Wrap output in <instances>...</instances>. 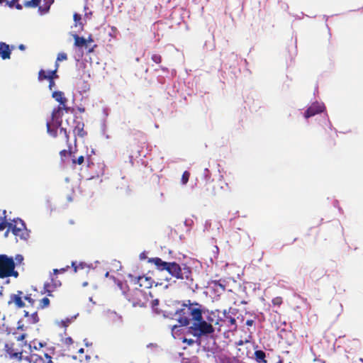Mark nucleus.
I'll return each instance as SVG.
<instances>
[{
  "instance_id": "24",
  "label": "nucleus",
  "mask_w": 363,
  "mask_h": 363,
  "mask_svg": "<svg viewBox=\"0 0 363 363\" xmlns=\"http://www.w3.org/2000/svg\"><path fill=\"white\" fill-rule=\"evenodd\" d=\"M47 133L49 135L57 138L58 135V128L50 125L49 119L46 120Z\"/></svg>"
},
{
  "instance_id": "48",
  "label": "nucleus",
  "mask_w": 363,
  "mask_h": 363,
  "mask_svg": "<svg viewBox=\"0 0 363 363\" xmlns=\"http://www.w3.org/2000/svg\"><path fill=\"white\" fill-rule=\"evenodd\" d=\"M119 34V31L115 26H111V31L108 33V35L112 38H116Z\"/></svg>"
},
{
  "instance_id": "34",
  "label": "nucleus",
  "mask_w": 363,
  "mask_h": 363,
  "mask_svg": "<svg viewBox=\"0 0 363 363\" xmlns=\"http://www.w3.org/2000/svg\"><path fill=\"white\" fill-rule=\"evenodd\" d=\"M23 300L27 301L28 305L26 306L33 307L35 304V299L32 296L31 294H27L23 296Z\"/></svg>"
},
{
  "instance_id": "20",
  "label": "nucleus",
  "mask_w": 363,
  "mask_h": 363,
  "mask_svg": "<svg viewBox=\"0 0 363 363\" xmlns=\"http://www.w3.org/2000/svg\"><path fill=\"white\" fill-rule=\"evenodd\" d=\"M219 310L208 311V315L206 317V320H205L207 321V323H210L211 325L214 323L216 325L217 318L219 317Z\"/></svg>"
},
{
  "instance_id": "13",
  "label": "nucleus",
  "mask_w": 363,
  "mask_h": 363,
  "mask_svg": "<svg viewBox=\"0 0 363 363\" xmlns=\"http://www.w3.org/2000/svg\"><path fill=\"white\" fill-rule=\"evenodd\" d=\"M134 281L135 284H138L140 287H143L144 289L151 288L153 284L152 278L146 276L134 277Z\"/></svg>"
},
{
  "instance_id": "5",
  "label": "nucleus",
  "mask_w": 363,
  "mask_h": 363,
  "mask_svg": "<svg viewBox=\"0 0 363 363\" xmlns=\"http://www.w3.org/2000/svg\"><path fill=\"white\" fill-rule=\"evenodd\" d=\"M231 308L228 311L224 310L223 312V317H218L216 322V325L218 326V330H220L221 327H226L231 331H235L237 330L236 319L231 313Z\"/></svg>"
},
{
  "instance_id": "59",
  "label": "nucleus",
  "mask_w": 363,
  "mask_h": 363,
  "mask_svg": "<svg viewBox=\"0 0 363 363\" xmlns=\"http://www.w3.org/2000/svg\"><path fill=\"white\" fill-rule=\"evenodd\" d=\"M166 77H165V75L164 76L157 75V81L160 84H165V81H166V79H165Z\"/></svg>"
},
{
  "instance_id": "58",
  "label": "nucleus",
  "mask_w": 363,
  "mask_h": 363,
  "mask_svg": "<svg viewBox=\"0 0 363 363\" xmlns=\"http://www.w3.org/2000/svg\"><path fill=\"white\" fill-rule=\"evenodd\" d=\"M184 227H192L194 225V221L191 219H185L184 221Z\"/></svg>"
},
{
  "instance_id": "45",
  "label": "nucleus",
  "mask_w": 363,
  "mask_h": 363,
  "mask_svg": "<svg viewBox=\"0 0 363 363\" xmlns=\"http://www.w3.org/2000/svg\"><path fill=\"white\" fill-rule=\"evenodd\" d=\"M47 72L50 77V79H54V80H55L60 77L56 69H47Z\"/></svg>"
},
{
  "instance_id": "26",
  "label": "nucleus",
  "mask_w": 363,
  "mask_h": 363,
  "mask_svg": "<svg viewBox=\"0 0 363 363\" xmlns=\"http://www.w3.org/2000/svg\"><path fill=\"white\" fill-rule=\"evenodd\" d=\"M19 1L20 0H6V6L11 9H16L21 11L23 9V5L19 3Z\"/></svg>"
},
{
  "instance_id": "46",
  "label": "nucleus",
  "mask_w": 363,
  "mask_h": 363,
  "mask_svg": "<svg viewBox=\"0 0 363 363\" xmlns=\"http://www.w3.org/2000/svg\"><path fill=\"white\" fill-rule=\"evenodd\" d=\"M16 220V218H14L13 219L11 218H7L6 225L4 227H17L18 223Z\"/></svg>"
},
{
  "instance_id": "61",
  "label": "nucleus",
  "mask_w": 363,
  "mask_h": 363,
  "mask_svg": "<svg viewBox=\"0 0 363 363\" xmlns=\"http://www.w3.org/2000/svg\"><path fill=\"white\" fill-rule=\"evenodd\" d=\"M15 260L17 264H21L23 261V257L21 255H17L15 257Z\"/></svg>"
},
{
  "instance_id": "16",
  "label": "nucleus",
  "mask_w": 363,
  "mask_h": 363,
  "mask_svg": "<svg viewBox=\"0 0 363 363\" xmlns=\"http://www.w3.org/2000/svg\"><path fill=\"white\" fill-rule=\"evenodd\" d=\"M238 55L235 52H231L227 57V61H223L222 65H224V67L227 68L228 66L229 68L235 67L236 65H238Z\"/></svg>"
},
{
  "instance_id": "43",
  "label": "nucleus",
  "mask_w": 363,
  "mask_h": 363,
  "mask_svg": "<svg viewBox=\"0 0 363 363\" xmlns=\"http://www.w3.org/2000/svg\"><path fill=\"white\" fill-rule=\"evenodd\" d=\"M61 113H63V110L62 108V105H60V104H59L57 106L54 107L51 114H53V116H60V114H61Z\"/></svg>"
},
{
  "instance_id": "10",
  "label": "nucleus",
  "mask_w": 363,
  "mask_h": 363,
  "mask_svg": "<svg viewBox=\"0 0 363 363\" xmlns=\"http://www.w3.org/2000/svg\"><path fill=\"white\" fill-rule=\"evenodd\" d=\"M5 350L11 359L21 361L23 357V351L14 347V343H6L5 345Z\"/></svg>"
},
{
  "instance_id": "28",
  "label": "nucleus",
  "mask_w": 363,
  "mask_h": 363,
  "mask_svg": "<svg viewBox=\"0 0 363 363\" xmlns=\"http://www.w3.org/2000/svg\"><path fill=\"white\" fill-rule=\"evenodd\" d=\"M78 86L79 89V92L81 95H83L84 94L86 93L90 89V85L85 79H83L81 82V84Z\"/></svg>"
},
{
  "instance_id": "47",
  "label": "nucleus",
  "mask_w": 363,
  "mask_h": 363,
  "mask_svg": "<svg viewBox=\"0 0 363 363\" xmlns=\"http://www.w3.org/2000/svg\"><path fill=\"white\" fill-rule=\"evenodd\" d=\"M211 171L208 169V168L206 167L203 170V179L206 181V182L207 183L210 179H211Z\"/></svg>"
},
{
  "instance_id": "23",
  "label": "nucleus",
  "mask_w": 363,
  "mask_h": 363,
  "mask_svg": "<svg viewBox=\"0 0 363 363\" xmlns=\"http://www.w3.org/2000/svg\"><path fill=\"white\" fill-rule=\"evenodd\" d=\"M94 42V39L92 34H89L87 38H85V44L86 46L87 52L91 53L94 52V49L97 47L96 44H94L92 46H91V43Z\"/></svg>"
},
{
  "instance_id": "27",
  "label": "nucleus",
  "mask_w": 363,
  "mask_h": 363,
  "mask_svg": "<svg viewBox=\"0 0 363 363\" xmlns=\"http://www.w3.org/2000/svg\"><path fill=\"white\" fill-rule=\"evenodd\" d=\"M285 78L286 79L283 82L281 86V90L282 92L289 91L291 85L292 79L290 78L288 75H286Z\"/></svg>"
},
{
  "instance_id": "8",
  "label": "nucleus",
  "mask_w": 363,
  "mask_h": 363,
  "mask_svg": "<svg viewBox=\"0 0 363 363\" xmlns=\"http://www.w3.org/2000/svg\"><path fill=\"white\" fill-rule=\"evenodd\" d=\"M8 304H13L16 308H22L26 306L23 301V292L22 291H17L16 294L10 295Z\"/></svg>"
},
{
  "instance_id": "42",
  "label": "nucleus",
  "mask_w": 363,
  "mask_h": 363,
  "mask_svg": "<svg viewBox=\"0 0 363 363\" xmlns=\"http://www.w3.org/2000/svg\"><path fill=\"white\" fill-rule=\"evenodd\" d=\"M72 162L73 165L76 164H82L84 162V156L80 155L77 158H76L74 156H73V158L72 159Z\"/></svg>"
},
{
  "instance_id": "19",
  "label": "nucleus",
  "mask_w": 363,
  "mask_h": 363,
  "mask_svg": "<svg viewBox=\"0 0 363 363\" xmlns=\"http://www.w3.org/2000/svg\"><path fill=\"white\" fill-rule=\"evenodd\" d=\"M24 316L27 318V322L29 324H35L38 323L40 320L37 311H33L30 314L28 311H24Z\"/></svg>"
},
{
  "instance_id": "6",
  "label": "nucleus",
  "mask_w": 363,
  "mask_h": 363,
  "mask_svg": "<svg viewBox=\"0 0 363 363\" xmlns=\"http://www.w3.org/2000/svg\"><path fill=\"white\" fill-rule=\"evenodd\" d=\"M325 105L323 102H319L315 101L311 104L308 105L303 111L301 112V114L306 120L315 116L322 113L323 111H325Z\"/></svg>"
},
{
  "instance_id": "62",
  "label": "nucleus",
  "mask_w": 363,
  "mask_h": 363,
  "mask_svg": "<svg viewBox=\"0 0 363 363\" xmlns=\"http://www.w3.org/2000/svg\"><path fill=\"white\" fill-rule=\"evenodd\" d=\"M16 221H17L18 225L20 224L21 227H27L26 223L21 218L17 217Z\"/></svg>"
},
{
  "instance_id": "3",
  "label": "nucleus",
  "mask_w": 363,
  "mask_h": 363,
  "mask_svg": "<svg viewBox=\"0 0 363 363\" xmlns=\"http://www.w3.org/2000/svg\"><path fill=\"white\" fill-rule=\"evenodd\" d=\"M166 271L172 277L178 279L189 280L191 277V269L189 267L184 265L182 267L176 262H169L166 268Z\"/></svg>"
},
{
  "instance_id": "38",
  "label": "nucleus",
  "mask_w": 363,
  "mask_h": 363,
  "mask_svg": "<svg viewBox=\"0 0 363 363\" xmlns=\"http://www.w3.org/2000/svg\"><path fill=\"white\" fill-rule=\"evenodd\" d=\"M67 101H65L63 104V105H62V108L63 112L65 111L66 113L74 114L75 113L76 107L75 106H68L67 105Z\"/></svg>"
},
{
  "instance_id": "60",
  "label": "nucleus",
  "mask_w": 363,
  "mask_h": 363,
  "mask_svg": "<svg viewBox=\"0 0 363 363\" xmlns=\"http://www.w3.org/2000/svg\"><path fill=\"white\" fill-rule=\"evenodd\" d=\"M49 84H48V89L50 91H52V89L56 86L55 80L54 79H48V80Z\"/></svg>"
},
{
  "instance_id": "32",
  "label": "nucleus",
  "mask_w": 363,
  "mask_h": 363,
  "mask_svg": "<svg viewBox=\"0 0 363 363\" xmlns=\"http://www.w3.org/2000/svg\"><path fill=\"white\" fill-rule=\"evenodd\" d=\"M50 306V299L48 297H44L39 301L38 309L42 310L48 308Z\"/></svg>"
},
{
  "instance_id": "22",
  "label": "nucleus",
  "mask_w": 363,
  "mask_h": 363,
  "mask_svg": "<svg viewBox=\"0 0 363 363\" xmlns=\"http://www.w3.org/2000/svg\"><path fill=\"white\" fill-rule=\"evenodd\" d=\"M77 39L74 41V46L77 48L79 50L83 51V49L86 50V46L85 44V38L82 36H77Z\"/></svg>"
},
{
  "instance_id": "55",
  "label": "nucleus",
  "mask_w": 363,
  "mask_h": 363,
  "mask_svg": "<svg viewBox=\"0 0 363 363\" xmlns=\"http://www.w3.org/2000/svg\"><path fill=\"white\" fill-rule=\"evenodd\" d=\"M62 343L65 345H70L73 343V340L70 337H67L62 339Z\"/></svg>"
},
{
  "instance_id": "54",
  "label": "nucleus",
  "mask_w": 363,
  "mask_h": 363,
  "mask_svg": "<svg viewBox=\"0 0 363 363\" xmlns=\"http://www.w3.org/2000/svg\"><path fill=\"white\" fill-rule=\"evenodd\" d=\"M272 302L273 305L280 306L283 303L282 298L280 296L275 297L272 299Z\"/></svg>"
},
{
  "instance_id": "37",
  "label": "nucleus",
  "mask_w": 363,
  "mask_h": 363,
  "mask_svg": "<svg viewBox=\"0 0 363 363\" xmlns=\"http://www.w3.org/2000/svg\"><path fill=\"white\" fill-rule=\"evenodd\" d=\"M74 26L77 27L80 24V22L83 21L82 15L77 12L73 13Z\"/></svg>"
},
{
  "instance_id": "52",
  "label": "nucleus",
  "mask_w": 363,
  "mask_h": 363,
  "mask_svg": "<svg viewBox=\"0 0 363 363\" xmlns=\"http://www.w3.org/2000/svg\"><path fill=\"white\" fill-rule=\"evenodd\" d=\"M159 69H161L163 72V73L165 74V77H169L168 75L170 71L168 67L160 65L159 68L155 69L154 72H157Z\"/></svg>"
},
{
  "instance_id": "50",
  "label": "nucleus",
  "mask_w": 363,
  "mask_h": 363,
  "mask_svg": "<svg viewBox=\"0 0 363 363\" xmlns=\"http://www.w3.org/2000/svg\"><path fill=\"white\" fill-rule=\"evenodd\" d=\"M152 60L156 64H160L162 61V57L159 54H153L151 57Z\"/></svg>"
},
{
  "instance_id": "53",
  "label": "nucleus",
  "mask_w": 363,
  "mask_h": 363,
  "mask_svg": "<svg viewBox=\"0 0 363 363\" xmlns=\"http://www.w3.org/2000/svg\"><path fill=\"white\" fill-rule=\"evenodd\" d=\"M22 5L26 8H37L35 6V4L32 1V0H25Z\"/></svg>"
},
{
  "instance_id": "17",
  "label": "nucleus",
  "mask_w": 363,
  "mask_h": 363,
  "mask_svg": "<svg viewBox=\"0 0 363 363\" xmlns=\"http://www.w3.org/2000/svg\"><path fill=\"white\" fill-rule=\"evenodd\" d=\"M148 262L155 264L156 268L160 271L166 270L169 262L163 261L160 257H152L148 259Z\"/></svg>"
},
{
  "instance_id": "35",
  "label": "nucleus",
  "mask_w": 363,
  "mask_h": 363,
  "mask_svg": "<svg viewBox=\"0 0 363 363\" xmlns=\"http://www.w3.org/2000/svg\"><path fill=\"white\" fill-rule=\"evenodd\" d=\"M74 142L75 146L77 145V136L83 138L87 135V132L84 130V128H81L79 130H77L75 133H74Z\"/></svg>"
},
{
  "instance_id": "4",
  "label": "nucleus",
  "mask_w": 363,
  "mask_h": 363,
  "mask_svg": "<svg viewBox=\"0 0 363 363\" xmlns=\"http://www.w3.org/2000/svg\"><path fill=\"white\" fill-rule=\"evenodd\" d=\"M194 331L195 335L203 336L213 334L215 332V328L210 323H207L203 318V315H201V320H195L192 325L190 327Z\"/></svg>"
},
{
  "instance_id": "21",
  "label": "nucleus",
  "mask_w": 363,
  "mask_h": 363,
  "mask_svg": "<svg viewBox=\"0 0 363 363\" xmlns=\"http://www.w3.org/2000/svg\"><path fill=\"white\" fill-rule=\"evenodd\" d=\"M62 116L63 113H61L60 116H53V114H51L50 118L49 119L50 123L51 122L52 126L57 128L58 129L62 126Z\"/></svg>"
},
{
  "instance_id": "51",
  "label": "nucleus",
  "mask_w": 363,
  "mask_h": 363,
  "mask_svg": "<svg viewBox=\"0 0 363 363\" xmlns=\"http://www.w3.org/2000/svg\"><path fill=\"white\" fill-rule=\"evenodd\" d=\"M57 61L62 62L67 60V55L64 52H60L57 54Z\"/></svg>"
},
{
  "instance_id": "31",
  "label": "nucleus",
  "mask_w": 363,
  "mask_h": 363,
  "mask_svg": "<svg viewBox=\"0 0 363 363\" xmlns=\"http://www.w3.org/2000/svg\"><path fill=\"white\" fill-rule=\"evenodd\" d=\"M77 151V146H75V149L73 152H72V150L71 148H68V150H62L60 152V158H61V161L63 162L64 161V157H66L67 156H69V155H71L72 154H75L76 152Z\"/></svg>"
},
{
  "instance_id": "44",
  "label": "nucleus",
  "mask_w": 363,
  "mask_h": 363,
  "mask_svg": "<svg viewBox=\"0 0 363 363\" xmlns=\"http://www.w3.org/2000/svg\"><path fill=\"white\" fill-rule=\"evenodd\" d=\"M73 318H66L65 320H62L60 322L58 323V325L67 328V327L69 326V325L72 322Z\"/></svg>"
},
{
  "instance_id": "9",
  "label": "nucleus",
  "mask_w": 363,
  "mask_h": 363,
  "mask_svg": "<svg viewBox=\"0 0 363 363\" xmlns=\"http://www.w3.org/2000/svg\"><path fill=\"white\" fill-rule=\"evenodd\" d=\"M319 115L320 116L315 118L318 124L324 129H326V127H328L330 130H334L335 133L337 134L338 131L335 128L333 127L331 121H330L327 110L325 109V111H323L322 113Z\"/></svg>"
},
{
  "instance_id": "18",
  "label": "nucleus",
  "mask_w": 363,
  "mask_h": 363,
  "mask_svg": "<svg viewBox=\"0 0 363 363\" xmlns=\"http://www.w3.org/2000/svg\"><path fill=\"white\" fill-rule=\"evenodd\" d=\"M52 98L60 104V105H63L65 101H67V99L65 97V93L60 90L52 91Z\"/></svg>"
},
{
  "instance_id": "2",
  "label": "nucleus",
  "mask_w": 363,
  "mask_h": 363,
  "mask_svg": "<svg viewBox=\"0 0 363 363\" xmlns=\"http://www.w3.org/2000/svg\"><path fill=\"white\" fill-rule=\"evenodd\" d=\"M16 263L12 257H9L6 255H0V278L13 277L17 278L18 272L15 270Z\"/></svg>"
},
{
  "instance_id": "39",
  "label": "nucleus",
  "mask_w": 363,
  "mask_h": 363,
  "mask_svg": "<svg viewBox=\"0 0 363 363\" xmlns=\"http://www.w3.org/2000/svg\"><path fill=\"white\" fill-rule=\"evenodd\" d=\"M38 8V13L40 16H44L48 14L50 12V8L44 4L43 6H39Z\"/></svg>"
},
{
  "instance_id": "30",
  "label": "nucleus",
  "mask_w": 363,
  "mask_h": 363,
  "mask_svg": "<svg viewBox=\"0 0 363 363\" xmlns=\"http://www.w3.org/2000/svg\"><path fill=\"white\" fill-rule=\"evenodd\" d=\"M95 154H96V150L92 148L91 150L90 154L86 155L87 167L89 169L95 167V164L93 162V159L91 158V155H95Z\"/></svg>"
},
{
  "instance_id": "64",
  "label": "nucleus",
  "mask_w": 363,
  "mask_h": 363,
  "mask_svg": "<svg viewBox=\"0 0 363 363\" xmlns=\"http://www.w3.org/2000/svg\"><path fill=\"white\" fill-rule=\"evenodd\" d=\"M84 353V350L83 348H81L78 351V358L80 362H83V355Z\"/></svg>"
},
{
  "instance_id": "49",
  "label": "nucleus",
  "mask_w": 363,
  "mask_h": 363,
  "mask_svg": "<svg viewBox=\"0 0 363 363\" xmlns=\"http://www.w3.org/2000/svg\"><path fill=\"white\" fill-rule=\"evenodd\" d=\"M75 124V125L73 128V133H75L77 130H79L81 128H84V123L81 121H77L76 122H72Z\"/></svg>"
},
{
  "instance_id": "11",
  "label": "nucleus",
  "mask_w": 363,
  "mask_h": 363,
  "mask_svg": "<svg viewBox=\"0 0 363 363\" xmlns=\"http://www.w3.org/2000/svg\"><path fill=\"white\" fill-rule=\"evenodd\" d=\"M237 345L240 346L238 349L237 355L238 357H250V354H252V345L249 341H245V342H244L242 340H240L237 342Z\"/></svg>"
},
{
  "instance_id": "29",
  "label": "nucleus",
  "mask_w": 363,
  "mask_h": 363,
  "mask_svg": "<svg viewBox=\"0 0 363 363\" xmlns=\"http://www.w3.org/2000/svg\"><path fill=\"white\" fill-rule=\"evenodd\" d=\"M50 79V77L47 72V69H40L38 72V80L41 82L44 80L48 81Z\"/></svg>"
},
{
  "instance_id": "14",
  "label": "nucleus",
  "mask_w": 363,
  "mask_h": 363,
  "mask_svg": "<svg viewBox=\"0 0 363 363\" xmlns=\"http://www.w3.org/2000/svg\"><path fill=\"white\" fill-rule=\"evenodd\" d=\"M11 230L12 234L15 236L16 242L18 239L26 240L29 237L30 231L28 228H9Z\"/></svg>"
},
{
  "instance_id": "12",
  "label": "nucleus",
  "mask_w": 363,
  "mask_h": 363,
  "mask_svg": "<svg viewBox=\"0 0 363 363\" xmlns=\"http://www.w3.org/2000/svg\"><path fill=\"white\" fill-rule=\"evenodd\" d=\"M16 48L13 45H9L6 42L1 41L0 57L3 60L11 59L12 51Z\"/></svg>"
},
{
  "instance_id": "40",
  "label": "nucleus",
  "mask_w": 363,
  "mask_h": 363,
  "mask_svg": "<svg viewBox=\"0 0 363 363\" xmlns=\"http://www.w3.org/2000/svg\"><path fill=\"white\" fill-rule=\"evenodd\" d=\"M189 177H190V172L187 170L184 171L182 175L181 184L183 186L186 185L189 182Z\"/></svg>"
},
{
  "instance_id": "57",
  "label": "nucleus",
  "mask_w": 363,
  "mask_h": 363,
  "mask_svg": "<svg viewBox=\"0 0 363 363\" xmlns=\"http://www.w3.org/2000/svg\"><path fill=\"white\" fill-rule=\"evenodd\" d=\"M86 64L84 63V62H82L80 64V68L79 69V74H81V77H82V74H84L86 73Z\"/></svg>"
},
{
  "instance_id": "41",
  "label": "nucleus",
  "mask_w": 363,
  "mask_h": 363,
  "mask_svg": "<svg viewBox=\"0 0 363 363\" xmlns=\"http://www.w3.org/2000/svg\"><path fill=\"white\" fill-rule=\"evenodd\" d=\"M213 38L214 36L212 35V42H208V40H206L203 45V48L207 50H213L215 48V44L213 43Z\"/></svg>"
},
{
  "instance_id": "56",
  "label": "nucleus",
  "mask_w": 363,
  "mask_h": 363,
  "mask_svg": "<svg viewBox=\"0 0 363 363\" xmlns=\"http://www.w3.org/2000/svg\"><path fill=\"white\" fill-rule=\"evenodd\" d=\"M65 138L66 139V143L68 148H72V144L69 143V131H67L66 133H64Z\"/></svg>"
},
{
  "instance_id": "63",
  "label": "nucleus",
  "mask_w": 363,
  "mask_h": 363,
  "mask_svg": "<svg viewBox=\"0 0 363 363\" xmlns=\"http://www.w3.org/2000/svg\"><path fill=\"white\" fill-rule=\"evenodd\" d=\"M16 221H17L18 225L20 224L21 227H27L26 223L21 218L17 217Z\"/></svg>"
},
{
  "instance_id": "25",
  "label": "nucleus",
  "mask_w": 363,
  "mask_h": 363,
  "mask_svg": "<svg viewBox=\"0 0 363 363\" xmlns=\"http://www.w3.org/2000/svg\"><path fill=\"white\" fill-rule=\"evenodd\" d=\"M255 359L257 363H267L266 354L262 350H256L254 353Z\"/></svg>"
},
{
  "instance_id": "15",
  "label": "nucleus",
  "mask_w": 363,
  "mask_h": 363,
  "mask_svg": "<svg viewBox=\"0 0 363 363\" xmlns=\"http://www.w3.org/2000/svg\"><path fill=\"white\" fill-rule=\"evenodd\" d=\"M97 169H95L96 167L94 168L89 169L91 172V174L89 177L87 178V180H92L95 178H99L101 176L104 174V169L106 165L104 163H97L96 164Z\"/></svg>"
},
{
  "instance_id": "33",
  "label": "nucleus",
  "mask_w": 363,
  "mask_h": 363,
  "mask_svg": "<svg viewBox=\"0 0 363 363\" xmlns=\"http://www.w3.org/2000/svg\"><path fill=\"white\" fill-rule=\"evenodd\" d=\"M103 6L106 8V11L108 13H111L113 10V4L112 0H103Z\"/></svg>"
},
{
  "instance_id": "1",
  "label": "nucleus",
  "mask_w": 363,
  "mask_h": 363,
  "mask_svg": "<svg viewBox=\"0 0 363 363\" xmlns=\"http://www.w3.org/2000/svg\"><path fill=\"white\" fill-rule=\"evenodd\" d=\"M203 313V306L197 302H191L187 300L181 304L176 310V320L180 326H188L190 323L201 320V315Z\"/></svg>"
},
{
  "instance_id": "7",
  "label": "nucleus",
  "mask_w": 363,
  "mask_h": 363,
  "mask_svg": "<svg viewBox=\"0 0 363 363\" xmlns=\"http://www.w3.org/2000/svg\"><path fill=\"white\" fill-rule=\"evenodd\" d=\"M134 307H146L149 298L147 294L142 289H135L132 297L129 299Z\"/></svg>"
},
{
  "instance_id": "36",
  "label": "nucleus",
  "mask_w": 363,
  "mask_h": 363,
  "mask_svg": "<svg viewBox=\"0 0 363 363\" xmlns=\"http://www.w3.org/2000/svg\"><path fill=\"white\" fill-rule=\"evenodd\" d=\"M52 282H53L52 285L55 287H57V286L61 285V283L60 281L54 282L53 279H52ZM51 286H52V284H50L49 283L45 284V289L46 292L48 293V296H52V291L50 290Z\"/></svg>"
}]
</instances>
